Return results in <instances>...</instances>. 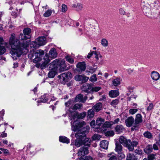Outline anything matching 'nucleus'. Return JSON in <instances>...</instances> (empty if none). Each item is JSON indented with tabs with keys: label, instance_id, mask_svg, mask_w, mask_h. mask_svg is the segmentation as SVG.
Wrapping results in <instances>:
<instances>
[{
	"label": "nucleus",
	"instance_id": "33",
	"mask_svg": "<svg viewBox=\"0 0 160 160\" xmlns=\"http://www.w3.org/2000/svg\"><path fill=\"white\" fill-rule=\"evenodd\" d=\"M82 104H76L73 105L72 108V111H75L74 110H76L78 109H80L82 107Z\"/></svg>",
	"mask_w": 160,
	"mask_h": 160
},
{
	"label": "nucleus",
	"instance_id": "17",
	"mask_svg": "<svg viewBox=\"0 0 160 160\" xmlns=\"http://www.w3.org/2000/svg\"><path fill=\"white\" fill-rule=\"evenodd\" d=\"M60 63L59 60L58 59L54 60L52 62L50 63V68L55 69H56L57 70L59 64Z\"/></svg>",
	"mask_w": 160,
	"mask_h": 160
},
{
	"label": "nucleus",
	"instance_id": "48",
	"mask_svg": "<svg viewBox=\"0 0 160 160\" xmlns=\"http://www.w3.org/2000/svg\"><path fill=\"white\" fill-rule=\"evenodd\" d=\"M83 78V75H77L74 77L75 80L78 81H81L82 80Z\"/></svg>",
	"mask_w": 160,
	"mask_h": 160
},
{
	"label": "nucleus",
	"instance_id": "36",
	"mask_svg": "<svg viewBox=\"0 0 160 160\" xmlns=\"http://www.w3.org/2000/svg\"><path fill=\"white\" fill-rule=\"evenodd\" d=\"M79 160H93V158L89 156H82L80 158Z\"/></svg>",
	"mask_w": 160,
	"mask_h": 160
},
{
	"label": "nucleus",
	"instance_id": "39",
	"mask_svg": "<svg viewBox=\"0 0 160 160\" xmlns=\"http://www.w3.org/2000/svg\"><path fill=\"white\" fill-rule=\"evenodd\" d=\"M136 158L135 156L132 154H129L127 156L126 160H136Z\"/></svg>",
	"mask_w": 160,
	"mask_h": 160
},
{
	"label": "nucleus",
	"instance_id": "44",
	"mask_svg": "<svg viewBox=\"0 0 160 160\" xmlns=\"http://www.w3.org/2000/svg\"><path fill=\"white\" fill-rule=\"evenodd\" d=\"M102 88L99 86H96L92 87L91 91L92 92H97L101 90Z\"/></svg>",
	"mask_w": 160,
	"mask_h": 160
},
{
	"label": "nucleus",
	"instance_id": "29",
	"mask_svg": "<svg viewBox=\"0 0 160 160\" xmlns=\"http://www.w3.org/2000/svg\"><path fill=\"white\" fill-rule=\"evenodd\" d=\"M57 70L56 69H54L51 68V71L49 72L48 73V76L50 78H53L57 74Z\"/></svg>",
	"mask_w": 160,
	"mask_h": 160
},
{
	"label": "nucleus",
	"instance_id": "34",
	"mask_svg": "<svg viewBox=\"0 0 160 160\" xmlns=\"http://www.w3.org/2000/svg\"><path fill=\"white\" fill-rule=\"evenodd\" d=\"M138 142L136 141H133L132 142L131 141V143L130 144H128L129 146L130 147H132L133 148V149L132 150H129L130 151H132L134 149V147H136V146L138 145Z\"/></svg>",
	"mask_w": 160,
	"mask_h": 160
},
{
	"label": "nucleus",
	"instance_id": "32",
	"mask_svg": "<svg viewBox=\"0 0 160 160\" xmlns=\"http://www.w3.org/2000/svg\"><path fill=\"white\" fill-rule=\"evenodd\" d=\"M54 10L48 9L43 14V16L45 17H48L51 15L52 12H54Z\"/></svg>",
	"mask_w": 160,
	"mask_h": 160
},
{
	"label": "nucleus",
	"instance_id": "24",
	"mask_svg": "<svg viewBox=\"0 0 160 160\" xmlns=\"http://www.w3.org/2000/svg\"><path fill=\"white\" fill-rule=\"evenodd\" d=\"M152 78L154 80L157 81L158 80L160 77L159 74L157 72L153 71L152 72L151 74Z\"/></svg>",
	"mask_w": 160,
	"mask_h": 160
},
{
	"label": "nucleus",
	"instance_id": "22",
	"mask_svg": "<svg viewBox=\"0 0 160 160\" xmlns=\"http://www.w3.org/2000/svg\"><path fill=\"white\" fill-rule=\"evenodd\" d=\"M113 124V122L106 121L103 125V127L101 129V132L104 131L106 130L105 128H109L111 127Z\"/></svg>",
	"mask_w": 160,
	"mask_h": 160
},
{
	"label": "nucleus",
	"instance_id": "52",
	"mask_svg": "<svg viewBox=\"0 0 160 160\" xmlns=\"http://www.w3.org/2000/svg\"><path fill=\"white\" fill-rule=\"evenodd\" d=\"M40 99V102L43 103L46 102L48 100L47 98H46V96L45 95L42 96Z\"/></svg>",
	"mask_w": 160,
	"mask_h": 160
},
{
	"label": "nucleus",
	"instance_id": "25",
	"mask_svg": "<svg viewBox=\"0 0 160 160\" xmlns=\"http://www.w3.org/2000/svg\"><path fill=\"white\" fill-rule=\"evenodd\" d=\"M115 132L118 134H120L122 133L125 130V128L124 127L121 125H117L115 127Z\"/></svg>",
	"mask_w": 160,
	"mask_h": 160
},
{
	"label": "nucleus",
	"instance_id": "60",
	"mask_svg": "<svg viewBox=\"0 0 160 160\" xmlns=\"http://www.w3.org/2000/svg\"><path fill=\"white\" fill-rule=\"evenodd\" d=\"M67 10V6L65 4H62V11L63 12H65Z\"/></svg>",
	"mask_w": 160,
	"mask_h": 160
},
{
	"label": "nucleus",
	"instance_id": "51",
	"mask_svg": "<svg viewBox=\"0 0 160 160\" xmlns=\"http://www.w3.org/2000/svg\"><path fill=\"white\" fill-rule=\"evenodd\" d=\"M138 111L137 108H133L130 109L129 110L130 114L131 115H133L136 113Z\"/></svg>",
	"mask_w": 160,
	"mask_h": 160
},
{
	"label": "nucleus",
	"instance_id": "58",
	"mask_svg": "<svg viewBox=\"0 0 160 160\" xmlns=\"http://www.w3.org/2000/svg\"><path fill=\"white\" fill-rule=\"evenodd\" d=\"M155 155L151 154L148 155V160H153L155 159Z\"/></svg>",
	"mask_w": 160,
	"mask_h": 160
},
{
	"label": "nucleus",
	"instance_id": "42",
	"mask_svg": "<svg viewBox=\"0 0 160 160\" xmlns=\"http://www.w3.org/2000/svg\"><path fill=\"white\" fill-rule=\"evenodd\" d=\"M75 6L76 9L78 11L82 10L83 8L82 4L80 3H77Z\"/></svg>",
	"mask_w": 160,
	"mask_h": 160
},
{
	"label": "nucleus",
	"instance_id": "56",
	"mask_svg": "<svg viewBox=\"0 0 160 160\" xmlns=\"http://www.w3.org/2000/svg\"><path fill=\"white\" fill-rule=\"evenodd\" d=\"M89 79V78L83 75V78L82 79V82H86Z\"/></svg>",
	"mask_w": 160,
	"mask_h": 160
},
{
	"label": "nucleus",
	"instance_id": "55",
	"mask_svg": "<svg viewBox=\"0 0 160 160\" xmlns=\"http://www.w3.org/2000/svg\"><path fill=\"white\" fill-rule=\"evenodd\" d=\"M153 107V104L152 103H150L149 104L147 108V111H150L152 109Z\"/></svg>",
	"mask_w": 160,
	"mask_h": 160
},
{
	"label": "nucleus",
	"instance_id": "26",
	"mask_svg": "<svg viewBox=\"0 0 160 160\" xmlns=\"http://www.w3.org/2000/svg\"><path fill=\"white\" fill-rule=\"evenodd\" d=\"M119 92L118 90H112L109 92V96L111 98H115L119 95Z\"/></svg>",
	"mask_w": 160,
	"mask_h": 160
},
{
	"label": "nucleus",
	"instance_id": "12",
	"mask_svg": "<svg viewBox=\"0 0 160 160\" xmlns=\"http://www.w3.org/2000/svg\"><path fill=\"white\" fill-rule=\"evenodd\" d=\"M105 120L104 118H98L96 121V124L98 127V132H101V129L103 127V125L104 123Z\"/></svg>",
	"mask_w": 160,
	"mask_h": 160
},
{
	"label": "nucleus",
	"instance_id": "50",
	"mask_svg": "<svg viewBox=\"0 0 160 160\" xmlns=\"http://www.w3.org/2000/svg\"><path fill=\"white\" fill-rule=\"evenodd\" d=\"M6 52V49L4 46L0 45V55L3 54Z\"/></svg>",
	"mask_w": 160,
	"mask_h": 160
},
{
	"label": "nucleus",
	"instance_id": "59",
	"mask_svg": "<svg viewBox=\"0 0 160 160\" xmlns=\"http://www.w3.org/2000/svg\"><path fill=\"white\" fill-rule=\"evenodd\" d=\"M96 122L95 120H92L90 123V125L91 127L92 128H94L95 126Z\"/></svg>",
	"mask_w": 160,
	"mask_h": 160
},
{
	"label": "nucleus",
	"instance_id": "21",
	"mask_svg": "<svg viewBox=\"0 0 160 160\" xmlns=\"http://www.w3.org/2000/svg\"><path fill=\"white\" fill-rule=\"evenodd\" d=\"M122 80V78L120 77H115L112 80V83L114 86H117L120 85Z\"/></svg>",
	"mask_w": 160,
	"mask_h": 160
},
{
	"label": "nucleus",
	"instance_id": "45",
	"mask_svg": "<svg viewBox=\"0 0 160 160\" xmlns=\"http://www.w3.org/2000/svg\"><path fill=\"white\" fill-rule=\"evenodd\" d=\"M26 35H24L22 34H20L19 36V39L21 40H25L27 39L28 38H29V37H28L26 36Z\"/></svg>",
	"mask_w": 160,
	"mask_h": 160
},
{
	"label": "nucleus",
	"instance_id": "6",
	"mask_svg": "<svg viewBox=\"0 0 160 160\" xmlns=\"http://www.w3.org/2000/svg\"><path fill=\"white\" fill-rule=\"evenodd\" d=\"M86 115L87 113L85 112L78 113L76 111H73L72 112H70L69 114V117L70 120H74L76 118L82 119L86 116Z\"/></svg>",
	"mask_w": 160,
	"mask_h": 160
},
{
	"label": "nucleus",
	"instance_id": "9",
	"mask_svg": "<svg viewBox=\"0 0 160 160\" xmlns=\"http://www.w3.org/2000/svg\"><path fill=\"white\" fill-rule=\"evenodd\" d=\"M85 122L82 121H76L73 122L72 126V130L74 132L77 131L80 128L85 125Z\"/></svg>",
	"mask_w": 160,
	"mask_h": 160
},
{
	"label": "nucleus",
	"instance_id": "47",
	"mask_svg": "<svg viewBox=\"0 0 160 160\" xmlns=\"http://www.w3.org/2000/svg\"><path fill=\"white\" fill-rule=\"evenodd\" d=\"M101 138V136L98 134H94L92 137V139L93 140H99Z\"/></svg>",
	"mask_w": 160,
	"mask_h": 160
},
{
	"label": "nucleus",
	"instance_id": "41",
	"mask_svg": "<svg viewBox=\"0 0 160 160\" xmlns=\"http://www.w3.org/2000/svg\"><path fill=\"white\" fill-rule=\"evenodd\" d=\"M143 135L145 137L149 139L151 138L152 137L151 133L148 131L145 132L143 133Z\"/></svg>",
	"mask_w": 160,
	"mask_h": 160
},
{
	"label": "nucleus",
	"instance_id": "14",
	"mask_svg": "<svg viewBox=\"0 0 160 160\" xmlns=\"http://www.w3.org/2000/svg\"><path fill=\"white\" fill-rule=\"evenodd\" d=\"M86 65L84 62H79L77 65L78 71L79 72L84 71L86 68Z\"/></svg>",
	"mask_w": 160,
	"mask_h": 160
},
{
	"label": "nucleus",
	"instance_id": "62",
	"mask_svg": "<svg viewBox=\"0 0 160 160\" xmlns=\"http://www.w3.org/2000/svg\"><path fill=\"white\" fill-rule=\"evenodd\" d=\"M119 13L120 14L122 15H124L126 13L124 10L122 8H120L119 9Z\"/></svg>",
	"mask_w": 160,
	"mask_h": 160
},
{
	"label": "nucleus",
	"instance_id": "2",
	"mask_svg": "<svg viewBox=\"0 0 160 160\" xmlns=\"http://www.w3.org/2000/svg\"><path fill=\"white\" fill-rule=\"evenodd\" d=\"M75 136L77 138L75 142V145L76 147H79L82 144L85 146H90L91 140L89 138H86L85 134L78 131L75 134Z\"/></svg>",
	"mask_w": 160,
	"mask_h": 160
},
{
	"label": "nucleus",
	"instance_id": "37",
	"mask_svg": "<svg viewBox=\"0 0 160 160\" xmlns=\"http://www.w3.org/2000/svg\"><path fill=\"white\" fill-rule=\"evenodd\" d=\"M92 109H90L88 110V118H92L94 115V112Z\"/></svg>",
	"mask_w": 160,
	"mask_h": 160
},
{
	"label": "nucleus",
	"instance_id": "43",
	"mask_svg": "<svg viewBox=\"0 0 160 160\" xmlns=\"http://www.w3.org/2000/svg\"><path fill=\"white\" fill-rule=\"evenodd\" d=\"M66 60L71 63H73L74 62V59L69 56H67L65 57Z\"/></svg>",
	"mask_w": 160,
	"mask_h": 160
},
{
	"label": "nucleus",
	"instance_id": "35",
	"mask_svg": "<svg viewBox=\"0 0 160 160\" xmlns=\"http://www.w3.org/2000/svg\"><path fill=\"white\" fill-rule=\"evenodd\" d=\"M31 31L30 28H25L23 31V33L24 35H28V37H29L30 38V36L29 35V34L31 32Z\"/></svg>",
	"mask_w": 160,
	"mask_h": 160
},
{
	"label": "nucleus",
	"instance_id": "27",
	"mask_svg": "<svg viewBox=\"0 0 160 160\" xmlns=\"http://www.w3.org/2000/svg\"><path fill=\"white\" fill-rule=\"evenodd\" d=\"M102 107V103L101 102H98L94 105L92 107V108L94 111L97 112L101 110Z\"/></svg>",
	"mask_w": 160,
	"mask_h": 160
},
{
	"label": "nucleus",
	"instance_id": "20",
	"mask_svg": "<svg viewBox=\"0 0 160 160\" xmlns=\"http://www.w3.org/2000/svg\"><path fill=\"white\" fill-rule=\"evenodd\" d=\"M91 86L89 84L85 83L84 84L82 87V89L84 92L88 93L92 90Z\"/></svg>",
	"mask_w": 160,
	"mask_h": 160
},
{
	"label": "nucleus",
	"instance_id": "54",
	"mask_svg": "<svg viewBox=\"0 0 160 160\" xmlns=\"http://www.w3.org/2000/svg\"><path fill=\"white\" fill-rule=\"evenodd\" d=\"M61 68H62L63 69H64L66 67V66L65 64V62L64 60H62L60 63V66Z\"/></svg>",
	"mask_w": 160,
	"mask_h": 160
},
{
	"label": "nucleus",
	"instance_id": "38",
	"mask_svg": "<svg viewBox=\"0 0 160 160\" xmlns=\"http://www.w3.org/2000/svg\"><path fill=\"white\" fill-rule=\"evenodd\" d=\"M101 43L102 45L104 47H106L108 46V41L105 38H102L101 40Z\"/></svg>",
	"mask_w": 160,
	"mask_h": 160
},
{
	"label": "nucleus",
	"instance_id": "30",
	"mask_svg": "<svg viewBox=\"0 0 160 160\" xmlns=\"http://www.w3.org/2000/svg\"><path fill=\"white\" fill-rule=\"evenodd\" d=\"M59 141L63 143H68L70 142V140L67 137L64 136H60Z\"/></svg>",
	"mask_w": 160,
	"mask_h": 160
},
{
	"label": "nucleus",
	"instance_id": "18",
	"mask_svg": "<svg viewBox=\"0 0 160 160\" xmlns=\"http://www.w3.org/2000/svg\"><path fill=\"white\" fill-rule=\"evenodd\" d=\"M134 122V118L132 117H129L126 120L125 123L127 127H131Z\"/></svg>",
	"mask_w": 160,
	"mask_h": 160
},
{
	"label": "nucleus",
	"instance_id": "3",
	"mask_svg": "<svg viewBox=\"0 0 160 160\" xmlns=\"http://www.w3.org/2000/svg\"><path fill=\"white\" fill-rule=\"evenodd\" d=\"M146 2L143 1L141 4V7L144 13L148 15L151 12V8L156 6L158 3V0H146Z\"/></svg>",
	"mask_w": 160,
	"mask_h": 160
},
{
	"label": "nucleus",
	"instance_id": "19",
	"mask_svg": "<svg viewBox=\"0 0 160 160\" xmlns=\"http://www.w3.org/2000/svg\"><path fill=\"white\" fill-rule=\"evenodd\" d=\"M87 97L86 96L83 97V96L82 94H79L75 98V100L76 102H84L87 100Z\"/></svg>",
	"mask_w": 160,
	"mask_h": 160
},
{
	"label": "nucleus",
	"instance_id": "16",
	"mask_svg": "<svg viewBox=\"0 0 160 160\" xmlns=\"http://www.w3.org/2000/svg\"><path fill=\"white\" fill-rule=\"evenodd\" d=\"M74 103V101L73 100H70L65 103V105L67 108H69L68 109L69 112H68L69 114L70 112H72V109Z\"/></svg>",
	"mask_w": 160,
	"mask_h": 160
},
{
	"label": "nucleus",
	"instance_id": "10",
	"mask_svg": "<svg viewBox=\"0 0 160 160\" xmlns=\"http://www.w3.org/2000/svg\"><path fill=\"white\" fill-rule=\"evenodd\" d=\"M115 150L118 153V157H120L121 159L125 158V155L122 152V147L121 144L117 142L115 143Z\"/></svg>",
	"mask_w": 160,
	"mask_h": 160
},
{
	"label": "nucleus",
	"instance_id": "4",
	"mask_svg": "<svg viewBox=\"0 0 160 160\" xmlns=\"http://www.w3.org/2000/svg\"><path fill=\"white\" fill-rule=\"evenodd\" d=\"M46 43V38L44 36L40 37L38 38L35 41L32 42L30 47L35 48L38 46H42Z\"/></svg>",
	"mask_w": 160,
	"mask_h": 160
},
{
	"label": "nucleus",
	"instance_id": "64",
	"mask_svg": "<svg viewBox=\"0 0 160 160\" xmlns=\"http://www.w3.org/2000/svg\"><path fill=\"white\" fill-rule=\"evenodd\" d=\"M135 152L137 154H140L142 153V151L140 149H137L135 150Z\"/></svg>",
	"mask_w": 160,
	"mask_h": 160
},
{
	"label": "nucleus",
	"instance_id": "8",
	"mask_svg": "<svg viewBox=\"0 0 160 160\" xmlns=\"http://www.w3.org/2000/svg\"><path fill=\"white\" fill-rule=\"evenodd\" d=\"M119 143L122 144L123 146L127 147L129 150H132L133 149L132 147L129 146L128 144L131 143L130 140H127L125 137L121 136L119 138Z\"/></svg>",
	"mask_w": 160,
	"mask_h": 160
},
{
	"label": "nucleus",
	"instance_id": "13",
	"mask_svg": "<svg viewBox=\"0 0 160 160\" xmlns=\"http://www.w3.org/2000/svg\"><path fill=\"white\" fill-rule=\"evenodd\" d=\"M58 53L56 49L54 48H52L49 51L48 53V56L51 59H53L57 56Z\"/></svg>",
	"mask_w": 160,
	"mask_h": 160
},
{
	"label": "nucleus",
	"instance_id": "49",
	"mask_svg": "<svg viewBox=\"0 0 160 160\" xmlns=\"http://www.w3.org/2000/svg\"><path fill=\"white\" fill-rule=\"evenodd\" d=\"M119 102V100L118 99H115L112 100L110 103V104L113 106H114L117 105Z\"/></svg>",
	"mask_w": 160,
	"mask_h": 160
},
{
	"label": "nucleus",
	"instance_id": "23",
	"mask_svg": "<svg viewBox=\"0 0 160 160\" xmlns=\"http://www.w3.org/2000/svg\"><path fill=\"white\" fill-rule=\"evenodd\" d=\"M88 153V149L87 147L81 148L78 152V156H81L84 154H87Z\"/></svg>",
	"mask_w": 160,
	"mask_h": 160
},
{
	"label": "nucleus",
	"instance_id": "7",
	"mask_svg": "<svg viewBox=\"0 0 160 160\" xmlns=\"http://www.w3.org/2000/svg\"><path fill=\"white\" fill-rule=\"evenodd\" d=\"M44 51L41 49L38 50L35 52L34 55L35 58L33 60L34 63H38L42 59V56L44 54Z\"/></svg>",
	"mask_w": 160,
	"mask_h": 160
},
{
	"label": "nucleus",
	"instance_id": "53",
	"mask_svg": "<svg viewBox=\"0 0 160 160\" xmlns=\"http://www.w3.org/2000/svg\"><path fill=\"white\" fill-rule=\"evenodd\" d=\"M92 53H93V54H94L95 55V58L97 59H98V55H100V53L99 52H97L96 51H92Z\"/></svg>",
	"mask_w": 160,
	"mask_h": 160
},
{
	"label": "nucleus",
	"instance_id": "31",
	"mask_svg": "<svg viewBox=\"0 0 160 160\" xmlns=\"http://www.w3.org/2000/svg\"><path fill=\"white\" fill-rule=\"evenodd\" d=\"M152 150V146L151 145L147 146L144 149L145 153L148 154L151 153Z\"/></svg>",
	"mask_w": 160,
	"mask_h": 160
},
{
	"label": "nucleus",
	"instance_id": "1",
	"mask_svg": "<svg viewBox=\"0 0 160 160\" xmlns=\"http://www.w3.org/2000/svg\"><path fill=\"white\" fill-rule=\"evenodd\" d=\"M15 35L14 33L11 35V37L9 40V44L11 47L10 53L14 60H16L17 58L19 57L22 53V47L26 48L29 44V41L24 40L22 44L19 40L15 38Z\"/></svg>",
	"mask_w": 160,
	"mask_h": 160
},
{
	"label": "nucleus",
	"instance_id": "46",
	"mask_svg": "<svg viewBox=\"0 0 160 160\" xmlns=\"http://www.w3.org/2000/svg\"><path fill=\"white\" fill-rule=\"evenodd\" d=\"M114 132L113 131H109L105 133V135L107 136H112L114 135Z\"/></svg>",
	"mask_w": 160,
	"mask_h": 160
},
{
	"label": "nucleus",
	"instance_id": "5",
	"mask_svg": "<svg viewBox=\"0 0 160 160\" xmlns=\"http://www.w3.org/2000/svg\"><path fill=\"white\" fill-rule=\"evenodd\" d=\"M49 58L48 54H46L43 58L42 63L41 64L39 62L36 64L35 66L38 68H40L42 69H44L48 67V64L50 61L51 59Z\"/></svg>",
	"mask_w": 160,
	"mask_h": 160
},
{
	"label": "nucleus",
	"instance_id": "61",
	"mask_svg": "<svg viewBox=\"0 0 160 160\" xmlns=\"http://www.w3.org/2000/svg\"><path fill=\"white\" fill-rule=\"evenodd\" d=\"M89 69V72L92 73L96 71V69L95 68L92 67H90Z\"/></svg>",
	"mask_w": 160,
	"mask_h": 160
},
{
	"label": "nucleus",
	"instance_id": "57",
	"mask_svg": "<svg viewBox=\"0 0 160 160\" xmlns=\"http://www.w3.org/2000/svg\"><path fill=\"white\" fill-rule=\"evenodd\" d=\"M159 144L158 142H156V143L154 144L153 145V148L154 150H158V146L159 145Z\"/></svg>",
	"mask_w": 160,
	"mask_h": 160
},
{
	"label": "nucleus",
	"instance_id": "28",
	"mask_svg": "<svg viewBox=\"0 0 160 160\" xmlns=\"http://www.w3.org/2000/svg\"><path fill=\"white\" fill-rule=\"evenodd\" d=\"M108 142L107 140H104L100 142V147L102 148L107 149L108 148Z\"/></svg>",
	"mask_w": 160,
	"mask_h": 160
},
{
	"label": "nucleus",
	"instance_id": "40",
	"mask_svg": "<svg viewBox=\"0 0 160 160\" xmlns=\"http://www.w3.org/2000/svg\"><path fill=\"white\" fill-rule=\"evenodd\" d=\"M97 80V75L95 74L92 75L89 78V80L92 82H95Z\"/></svg>",
	"mask_w": 160,
	"mask_h": 160
},
{
	"label": "nucleus",
	"instance_id": "63",
	"mask_svg": "<svg viewBox=\"0 0 160 160\" xmlns=\"http://www.w3.org/2000/svg\"><path fill=\"white\" fill-rule=\"evenodd\" d=\"M7 134L5 132V131L3 132H2V133L1 134V136H0V137H1L2 138H5L7 137Z\"/></svg>",
	"mask_w": 160,
	"mask_h": 160
},
{
	"label": "nucleus",
	"instance_id": "15",
	"mask_svg": "<svg viewBox=\"0 0 160 160\" xmlns=\"http://www.w3.org/2000/svg\"><path fill=\"white\" fill-rule=\"evenodd\" d=\"M61 78H62L63 80H67L71 78L72 74L70 72L63 73L59 76Z\"/></svg>",
	"mask_w": 160,
	"mask_h": 160
},
{
	"label": "nucleus",
	"instance_id": "11",
	"mask_svg": "<svg viewBox=\"0 0 160 160\" xmlns=\"http://www.w3.org/2000/svg\"><path fill=\"white\" fill-rule=\"evenodd\" d=\"M134 121L135 122L133 127L131 128L132 131L138 130L139 127L137 125L142 122V116L140 114H138L137 115Z\"/></svg>",
	"mask_w": 160,
	"mask_h": 160
}]
</instances>
